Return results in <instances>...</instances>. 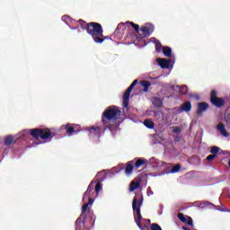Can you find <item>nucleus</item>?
Here are the masks:
<instances>
[{
  "label": "nucleus",
  "instance_id": "obj_1",
  "mask_svg": "<svg viewBox=\"0 0 230 230\" xmlns=\"http://www.w3.org/2000/svg\"><path fill=\"white\" fill-rule=\"evenodd\" d=\"M121 116V110L118 106L108 107L102 115V123L104 127V130H110L111 132L118 131L119 124L116 121L119 119Z\"/></svg>",
  "mask_w": 230,
  "mask_h": 230
},
{
  "label": "nucleus",
  "instance_id": "obj_2",
  "mask_svg": "<svg viewBox=\"0 0 230 230\" xmlns=\"http://www.w3.org/2000/svg\"><path fill=\"white\" fill-rule=\"evenodd\" d=\"M77 22L82 30H85L86 33L91 35L96 44H102L106 39H109V37L103 36V27L99 22H87L82 19H79Z\"/></svg>",
  "mask_w": 230,
  "mask_h": 230
},
{
  "label": "nucleus",
  "instance_id": "obj_3",
  "mask_svg": "<svg viewBox=\"0 0 230 230\" xmlns=\"http://www.w3.org/2000/svg\"><path fill=\"white\" fill-rule=\"evenodd\" d=\"M30 136L34 139H42V141H51L57 133L49 128H31L28 129Z\"/></svg>",
  "mask_w": 230,
  "mask_h": 230
},
{
  "label": "nucleus",
  "instance_id": "obj_4",
  "mask_svg": "<svg viewBox=\"0 0 230 230\" xmlns=\"http://www.w3.org/2000/svg\"><path fill=\"white\" fill-rule=\"evenodd\" d=\"M141 206H143V198L137 202V198L133 199L132 208L133 211L137 213V218L135 219L136 224L143 220V216H141Z\"/></svg>",
  "mask_w": 230,
  "mask_h": 230
},
{
  "label": "nucleus",
  "instance_id": "obj_5",
  "mask_svg": "<svg viewBox=\"0 0 230 230\" xmlns=\"http://www.w3.org/2000/svg\"><path fill=\"white\" fill-rule=\"evenodd\" d=\"M210 103H212L214 107L220 109V107L226 105V101L223 98L218 97V93L216 90H212L210 93Z\"/></svg>",
  "mask_w": 230,
  "mask_h": 230
},
{
  "label": "nucleus",
  "instance_id": "obj_6",
  "mask_svg": "<svg viewBox=\"0 0 230 230\" xmlns=\"http://www.w3.org/2000/svg\"><path fill=\"white\" fill-rule=\"evenodd\" d=\"M140 31L141 33L139 32L138 35L141 39H146V37H150L154 33V25L146 24V26H142Z\"/></svg>",
  "mask_w": 230,
  "mask_h": 230
},
{
  "label": "nucleus",
  "instance_id": "obj_7",
  "mask_svg": "<svg viewBox=\"0 0 230 230\" xmlns=\"http://www.w3.org/2000/svg\"><path fill=\"white\" fill-rule=\"evenodd\" d=\"M209 109V104L206 102H198L196 114L199 118H202L204 116V112Z\"/></svg>",
  "mask_w": 230,
  "mask_h": 230
},
{
  "label": "nucleus",
  "instance_id": "obj_8",
  "mask_svg": "<svg viewBox=\"0 0 230 230\" xmlns=\"http://www.w3.org/2000/svg\"><path fill=\"white\" fill-rule=\"evenodd\" d=\"M134 88L132 86H129L126 92L124 93L123 94V97H122V103H123V108L124 109H127V107H128V102L130 100V93H132V90Z\"/></svg>",
  "mask_w": 230,
  "mask_h": 230
},
{
  "label": "nucleus",
  "instance_id": "obj_9",
  "mask_svg": "<svg viewBox=\"0 0 230 230\" xmlns=\"http://www.w3.org/2000/svg\"><path fill=\"white\" fill-rule=\"evenodd\" d=\"M90 134L94 137H100L102 136V129L99 126H93L88 128Z\"/></svg>",
  "mask_w": 230,
  "mask_h": 230
},
{
  "label": "nucleus",
  "instance_id": "obj_10",
  "mask_svg": "<svg viewBox=\"0 0 230 230\" xmlns=\"http://www.w3.org/2000/svg\"><path fill=\"white\" fill-rule=\"evenodd\" d=\"M191 102L186 101L181 105L179 112H191Z\"/></svg>",
  "mask_w": 230,
  "mask_h": 230
},
{
  "label": "nucleus",
  "instance_id": "obj_11",
  "mask_svg": "<svg viewBox=\"0 0 230 230\" xmlns=\"http://www.w3.org/2000/svg\"><path fill=\"white\" fill-rule=\"evenodd\" d=\"M93 202H94V199L93 198H89L88 203L83 205L81 213L83 218H87V214H85V211H87L89 206H93Z\"/></svg>",
  "mask_w": 230,
  "mask_h": 230
},
{
  "label": "nucleus",
  "instance_id": "obj_12",
  "mask_svg": "<svg viewBox=\"0 0 230 230\" xmlns=\"http://www.w3.org/2000/svg\"><path fill=\"white\" fill-rule=\"evenodd\" d=\"M85 218L80 216L75 221V230H82L85 226Z\"/></svg>",
  "mask_w": 230,
  "mask_h": 230
},
{
  "label": "nucleus",
  "instance_id": "obj_13",
  "mask_svg": "<svg viewBox=\"0 0 230 230\" xmlns=\"http://www.w3.org/2000/svg\"><path fill=\"white\" fill-rule=\"evenodd\" d=\"M156 62L162 69H168L170 67V60L159 58L156 59Z\"/></svg>",
  "mask_w": 230,
  "mask_h": 230
},
{
  "label": "nucleus",
  "instance_id": "obj_14",
  "mask_svg": "<svg viewBox=\"0 0 230 230\" xmlns=\"http://www.w3.org/2000/svg\"><path fill=\"white\" fill-rule=\"evenodd\" d=\"M217 128V130L220 132L221 136H223V137H229V132H227V130L226 129V126L224 125V123L219 122Z\"/></svg>",
  "mask_w": 230,
  "mask_h": 230
},
{
  "label": "nucleus",
  "instance_id": "obj_15",
  "mask_svg": "<svg viewBox=\"0 0 230 230\" xmlns=\"http://www.w3.org/2000/svg\"><path fill=\"white\" fill-rule=\"evenodd\" d=\"M125 24H130L131 27L133 28V30H135L136 33L139 34V26L136 23H134V22H126V23H119L117 28L116 31L119 30V28H121V26H125Z\"/></svg>",
  "mask_w": 230,
  "mask_h": 230
},
{
  "label": "nucleus",
  "instance_id": "obj_16",
  "mask_svg": "<svg viewBox=\"0 0 230 230\" xmlns=\"http://www.w3.org/2000/svg\"><path fill=\"white\" fill-rule=\"evenodd\" d=\"M14 144L17 143V141L15 140V138L13 137V135H8L6 136L4 138V145L5 146H10V145L12 144Z\"/></svg>",
  "mask_w": 230,
  "mask_h": 230
},
{
  "label": "nucleus",
  "instance_id": "obj_17",
  "mask_svg": "<svg viewBox=\"0 0 230 230\" xmlns=\"http://www.w3.org/2000/svg\"><path fill=\"white\" fill-rule=\"evenodd\" d=\"M65 130H66L67 136H73V134L75 132H76V130H75V126H73V124H69V123L65 125Z\"/></svg>",
  "mask_w": 230,
  "mask_h": 230
},
{
  "label": "nucleus",
  "instance_id": "obj_18",
  "mask_svg": "<svg viewBox=\"0 0 230 230\" xmlns=\"http://www.w3.org/2000/svg\"><path fill=\"white\" fill-rule=\"evenodd\" d=\"M94 184H96V181H91L86 191L84 192V198L88 197V201H89V199H91V191L94 190Z\"/></svg>",
  "mask_w": 230,
  "mask_h": 230
},
{
  "label": "nucleus",
  "instance_id": "obj_19",
  "mask_svg": "<svg viewBox=\"0 0 230 230\" xmlns=\"http://www.w3.org/2000/svg\"><path fill=\"white\" fill-rule=\"evenodd\" d=\"M133 171H134V161H130L128 163L125 168V173L126 175H130V173H132Z\"/></svg>",
  "mask_w": 230,
  "mask_h": 230
},
{
  "label": "nucleus",
  "instance_id": "obj_20",
  "mask_svg": "<svg viewBox=\"0 0 230 230\" xmlns=\"http://www.w3.org/2000/svg\"><path fill=\"white\" fill-rule=\"evenodd\" d=\"M152 103L155 107H157L158 109H161V107H163V100H161V98L153 97Z\"/></svg>",
  "mask_w": 230,
  "mask_h": 230
},
{
  "label": "nucleus",
  "instance_id": "obj_21",
  "mask_svg": "<svg viewBox=\"0 0 230 230\" xmlns=\"http://www.w3.org/2000/svg\"><path fill=\"white\" fill-rule=\"evenodd\" d=\"M140 85L144 87V93H148V88L152 85V83H150V81L144 80L140 82Z\"/></svg>",
  "mask_w": 230,
  "mask_h": 230
},
{
  "label": "nucleus",
  "instance_id": "obj_22",
  "mask_svg": "<svg viewBox=\"0 0 230 230\" xmlns=\"http://www.w3.org/2000/svg\"><path fill=\"white\" fill-rule=\"evenodd\" d=\"M144 125L147 128H154L155 127L154 120H152L151 119H146V120H144Z\"/></svg>",
  "mask_w": 230,
  "mask_h": 230
},
{
  "label": "nucleus",
  "instance_id": "obj_23",
  "mask_svg": "<svg viewBox=\"0 0 230 230\" xmlns=\"http://www.w3.org/2000/svg\"><path fill=\"white\" fill-rule=\"evenodd\" d=\"M176 89H179L180 94H188V85L186 84L181 86L176 85Z\"/></svg>",
  "mask_w": 230,
  "mask_h": 230
},
{
  "label": "nucleus",
  "instance_id": "obj_24",
  "mask_svg": "<svg viewBox=\"0 0 230 230\" xmlns=\"http://www.w3.org/2000/svg\"><path fill=\"white\" fill-rule=\"evenodd\" d=\"M146 163V159L139 158L135 163V168H141Z\"/></svg>",
  "mask_w": 230,
  "mask_h": 230
},
{
  "label": "nucleus",
  "instance_id": "obj_25",
  "mask_svg": "<svg viewBox=\"0 0 230 230\" xmlns=\"http://www.w3.org/2000/svg\"><path fill=\"white\" fill-rule=\"evenodd\" d=\"M139 181H131L130 185H129V191H136V190H137V188H139Z\"/></svg>",
  "mask_w": 230,
  "mask_h": 230
},
{
  "label": "nucleus",
  "instance_id": "obj_26",
  "mask_svg": "<svg viewBox=\"0 0 230 230\" xmlns=\"http://www.w3.org/2000/svg\"><path fill=\"white\" fill-rule=\"evenodd\" d=\"M93 188H95V197H98L100 190H102V181H98L97 183L95 181Z\"/></svg>",
  "mask_w": 230,
  "mask_h": 230
},
{
  "label": "nucleus",
  "instance_id": "obj_27",
  "mask_svg": "<svg viewBox=\"0 0 230 230\" xmlns=\"http://www.w3.org/2000/svg\"><path fill=\"white\" fill-rule=\"evenodd\" d=\"M163 53L164 57H172V49L169 47H164Z\"/></svg>",
  "mask_w": 230,
  "mask_h": 230
},
{
  "label": "nucleus",
  "instance_id": "obj_28",
  "mask_svg": "<svg viewBox=\"0 0 230 230\" xmlns=\"http://www.w3.org/2000/svg\"><path fill=\"white\" fill-rule=\"evenodd\" d=\"M137 226L139 227L141 230H150V226L148 225H143L141 222L137 221Z\"/></svg>",
  "mask_w": 230,
  "mask_h": 230
},
{
  "label": "nucleus",
  "instance_id": "obj_29",
  "mask_svg": "<svg viewBox=\"0 0 230 230\" xmlns=\"http://www.w3.org/2000/svg\"><path fill=\"white\" fill-rule=\"evenodd\" d=\"M226 121L228 128H230V107L226 110Z\"/></svg>",
  "mask_w": 230,
  "mask_h": 230
},
{
  "label": "nucleus",
  "instance_id": "obj_30",
  "mask_svg": "<svg viewBox=\"0 0 230 230\" xmlns=\"http://www.w3.org/2000/svg\"><path fill=\"white\" fill-rule=\"evenodd\" d=\"M150 230H163V228L161 227V226H159V224L153 223L150 226Z\"/></svg>",
  "mask_w": 230,
  "mask_h": 230
},
{
  "label": "nucleus",
  "instance_id": "obj_31",
  "mask_svg": "<svg viewBox=\"0 0 230 230\" xmlns=\"http://www.w3.org/2000/svg\"><path fill=\"white\" fill-rule=\"evenodd\" d=\"M178 218H179V220H181V222H182L183 224H186V222H188V219L186 218V217H184V214H182V213H179V214H178Z\"/></svg>",
  "mask_w": 230,
  "mask_h": 230
},
{
  "label": "nucleus",
  "instance_id": "obj_32",
  "mask_svg": "<svg viewBox=\"0 0 230 230\" xmlns=\"http://www.w3.org/2000/svg\"><path fill=\"white\" fill-rule=\"evenodd\" d=\"M182 132V127H173V134L180 135Z\"/></svg>",
  "mask_w": 230,
  "mask_h": 230
},
{
  "label": "nucleus",
  "instance_id": "obj_33",
  "mask_svg": "<svg viewBox=\"0 0 230 230\" xmlns=\"http://www.w3.org/2000/svg\"><path fill=\"white\" fill-rule=\"evenodd\" d=\"M218 152H220V147L218 146H213L210 150V154H213V155H216Z\"/></svg>",
  "mask_w": 230,
  "mask_h": 230
},
{
  "label": "nucleus",
  "instance_id": "obj_34",
  "mask_svg": "<svg viewBox=\"0 0 230 230\" xmlns=\"http://www.w3.org/2000/svg\"><path fill=\"white\" fill-rule=\"evenodd\" d=\"M163 49V45L161 44V41L157 40L155 41V50L161 51Z\"/></svg>",
  "mask_w": 230,
  "mask_h": 230
},
{
  "label": "nucleus",
  "instance_id": "obj_35",
  "mask_svg": "<svg viewBox=\"0 0 230 230\" xmlns=\"http://www.w3.org/2000/svg\"><path fill=\"white\" fill-rule=\"evenodd\" d=\"M182 140V135H176V136H174V141L176 142V143H179V141H181Z\"/></svg>",
  "mask_w": 230,
  "mask_h": 230
},
{
  "label": "nucleus",
  "instance_id": "obj_36",
  "mask_svg": "<svg viewBox=\"0 0 230 230\" xmlns=\"http://www.w3.org/2000/svg\"><path fill=\"white\" fill-rule=\"evenodd\" d=\"M181 170V164H177L176 165L173 166V173H177Z\"/></svg>",
  "mask_w": 230,
  "mask_h": 230
},
{
  "label": "nucleus",
  "instance_id": "obj_37",
  "mask_svg": "<svg viewBox=\"0 0 230 230\" xmlns=\"http://www.w3.org/2000/svg\"><path fill=\"white\" fill-rule=\"evenodd\" d=\"M185 224L193 227V219H191V217H189V219L187 220V222Z\"/></svg>",
  "mask_w": 230,
  "mask_h": 230
},
{
  "label": "nucleus",
  "instance_id": "obj_38",
  "mask_svg": "<svg viewBox=\"0 0 230 230\" xmlns=\"http://www.w3.org/2000/svg\"><path fill=\"white\" fill-rule=\"evenodd\" d=\"M215 157H217V155H209L208 157H207V161H213V159H215Z\"/></svg>",
  "mask_w": 230,
  "mask_h": 230
},
{
  "label": "nucleus",
  "instance_id": "obj_39",
  "mask_svg": "<svg viewBox=\"0 0 230 230\" xmlns=\"http://www.w3.org/2000/svg\"><path fill=\"white\" fill-rule=\"evenodd\" d=\"M137 84V80H134L129 86H131L134 89V87H136Z\"/></svg>",
  "mask_w": 230,
  "mask_h": 230
},
{
  "label": "nucleus",
  "instance_id": "obj_40",
  "mask_svg": "<svg viewBox=\"0 0 230 230\" xmlns=\"http://www.w3.org/2000/svg\"><path fill=\"white\" fill-rule=\"evenodd\" d=\"M210 204H211V203H209V201H204V202H203V205H204V206H210Z\"/></svg>",
  "mask_w": 230,
  "mask_h": 230
},
{
  "label": "nucleus",
  "instance_id": "obj_41",
  "mask_svg": "<svg viewBox=\"0 0 230 230\" xmlns=\"http://www.w3.org/2000/svg\"><path fill=\"white\" fill-rule=\"evenodd\" d=\"M170 172L173 173V165H172V164L170 165Z\"/></svg>",
  "mask_w": 230,
  "mask_h": 230
},
{
  "label": "nucleus",
  "instance_id": "obj_42",
  "mask_svg": "<svg viewBox=\"0 0 230 230\" xmlns=\"http://www.w3.org/2000/svg\"><path fill=\"white\" fill-rule=\"evenodd\" d=\"M155 116H161V111H155Z\"/></svg>",
  "mask_w": 230,
  "mask_h": 230
},
{
  "label": "nucleus",
  "instance_id": "obj_43",
  "mask_svg": "<svg viewBox=\"0 0 230 230\" xmlns=\"http://www.w3.org/2000/svg\"><path fill=\"white\" fill-rule=\"evenodd\" d=\"M182 229H183V230H191V229H190V227H188V226H182Z\"/></svg>",
  "mask_w": 230,
  "mask_h": 230
},
{
  "label": "nucleus",
  "instance_id": "obj_44",
  "mask_svg": "<svg viewBox=\"0 0 230 230\" xmlns=\"http://www.w3.org/2000/svg\"><path fill=\"white\" fill-rule=\"evenodd\" d=\"M147 222H149V223H150V219H148V220H147Z\"/></svg>",
  "mask_w": 230,
  "mask_h": 230
}]
</instances>
